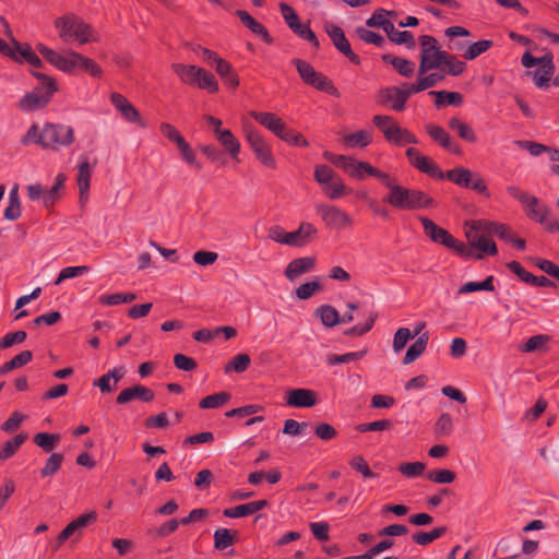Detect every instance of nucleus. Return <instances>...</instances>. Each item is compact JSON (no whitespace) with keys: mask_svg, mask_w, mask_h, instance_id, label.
<instances>
[{"mask_svg":"<svg viewBox=\"0 0 559 559\" xmlns=\"http://www.w3.org/2000/svg\"><path fill=\"white\" fill-rule=\"evenodd\" d=\"M75 141L74 129L66 123L46 122L41 128L33 124L22 138L24 145L37 144L41 148L59 151Z\"/></svg>","mask_w":559,"mask_h":559,"instance_id":"1","label":"nucleus"},{"mask_svg":"<svg viewBox=\"0 0 559 559\" xmlns=\"http://www.w3.org/2000/svg\"><path fill=\"white\" fill-rule=\"evenodd\" d=\"M53 26L60 40L68 45L83 46L100 39L97 31L80 16L69 13L57 17Z\"/></svg>","mask_w":559,"mask_h":559,"instance_id":"2","label":"nucleus"},{"mask_svg":"<svg viewBox=\"0 0 559 559\" xmlns=\"http://www.w3.org/2000/svg\"><path fill=\"white\" fill-rule=\"evenodd\" d=\"M384 201L393 207L401 210L428 209L435 205V201L420 190L407 189L401 185L392 188Z\"/></svg>","mask_w":559,"mask_h":559,"instance_id":"3","label":"nucleus"},{"mask_svg":"<svg viewBox=\"0 0 559 559\" xmlns=\"http://www.w3.org/2000/svg\"><path fill=\"white\" fill-rule=\"evenodd\" d=\"M36 50L55 68L64 72L73 73L81 70L85 56L72 49L63 52L56 51L44 44H37Z\"/></svg>","mask_w":559,"mask_h":559,"instance_id":"4","label":"nucleus"},{"mask_svg":"<svg viewBox=\"0 0 559 559\" xmlns=\"http://www.w3.org/2000/svg\"><path fill=\"white\" fill-rule=\"evenodd\" d=\"M418 41L420 46L419 74L441 69L445 51L440 48L437 39L431 35H421Z\"/></svg>","mask_w":559,"mask_h":559,"instance_id":"5","label":"nucleus"},{"mask_svg":"<svg viewBox=\"0 0 559 559\" xmlns=\"http://www.w3.org/2000/svg\"><path fill=\"white\" fill-rule=\"evenodd\" d=\"M373 124L383 133L384 139L397 146L417 144V138L407 129L402 128L391 116L376 115Z\"/></svg>","mask_w":559,"mask_h":559,"instance_id":"6","label":"nucleus"},{"mask_svg":"<svg viewBox=\"0 0 559 559\" xmlns=\"http://www.w3.org/2000/svg\"><path fill=\"white\" fill-rule=\"evenodd\" d=\"M34 75L41 80L43 91L36 90L26 93L19 102V107L25 112L35 111L44 108L50 100L53 93L57 91L55 81L41 73H34Z\"/></svg>","mask_w":559,"mask_h":559,"instance_id":"7","label":"nucleus"},{"mask_svg":"<svg viewBox=\"0 0 559 559\" xmlns=\"http://www.w3.org/2000/svg\"><path fill=\"white\" fill-rule=\"evenodd\" d=\"M526 216L544 226L548 233L559 231V222L551 215L547 205L540 203L539 199L528 194L522 202Z\"/></svg>","mask_w":559,"mask_h":559,"instance_id":"8","label":"nucleus"},{"mask_svg":"<svg viewBox=\"0 0 559 559\" xmlns=\"http://www.w3.org/2000/svg\"><path fill=\"white\" fill-rule=\"evenodd\" d=\"M415 94L412 90V85L408 82H404L399 86L383 87L378 92L377 102L382 105L390 107L392 110L402 111L405 108L407 99Z\"/></svg>","mask_w":559,"mask_h":559,"instance_id":"9","label":"nucleus"},{"mask_svg":"<svg viewBox=\"0 0 559 559\" xmlns=\"http://www.w3.org/2000/svg\"><path fill=\"white\" fill-rule=\"evenodd\" d=\"M314 209L324 225L330 229L342 230L354 225L353 217L336 205L319 203Z\"/></svg>","mask_w":559,"mask_h":559,"instance_id":"10","label":"nucleus"},{"mask_svg":"<svg viewBox=\"0 0 559 559\" xmlns=\"http://www.w3.org/2000/svg\"><path fill=\"white\" fill-rule=\"evenodd\" d=\"M248 144L253 151L257 159L265 167L275 168L276 160L271 146L265 142L262 134L249 124L243 126Z\"/></svg>","mask_w":559,"mask_h":559,"instance_id":"11","label":"nucleus"},{"mask_svg":"<svg viewBox=\"0 0 559 559\" xmlns=\"http://www.w3.org/2000/svg\"><path fill=\"white\" fill-rule=\"evenodd\" d=\"M424 231L433 242L441 243L449 249H453L461 255H468V249L462 242H459L449 231L436 225L427 217H420Z\"/></svg>","mask_w":559,"mask_h":559,"instance_id":"12","label":"nucleus"},{"mask_svg":"<svg viewBox=\"0 0 559 559\" xmlns=\"http://www.w3.org/2000/svg\"><path fill=\"white\" fill-rule=\"evenodd\" d=\"M465 234L473 248L489 255L497 253L496 243L488 237L490 234L487 233L485 227L476 226V221L467 224Z\"/></svg>","mask_w":559,"mask_h":559,"instance_id":"13","label":"nucleus"},{"mask_svg":"<svg viewBox=\"0 0 559 559\" xmlns=\"http://www.w3.org/2000/svg\"><path fill=\"white\" fill-rule=\"evenodd\" d=\"M110 103L126 122L135 124L141 128L146 127V122L144 121L139 110L131 104V102L128 100L126 96L116 92L111 93Z\"/></svg>","mask_w":559,"mask_h":559,"instance_id":"14","label":"nucleus"},{"mask_svg":"<svg viewBox=\"0 0 559 559\" xmlns=\"http://www.w3.org/2000/svg\"><path fill=\"white\" fill-rule=\"evenodd\" d=\"M406 156L411 165L419 171L435 179H444V173L441 168L430 157L423 155L417 148L408 147L406 150Z\"/></svg>","mask_w":559,"mask_h":559,"instance_id":"15","label":"nucleus"},{"mask_svg":"<svg viewBox=\"0 0 559 559\" xmlns=\"http://www.w3.org/2000/svg\"><path fill=\"white\" fill-rule=\"evenodd\" d=\"M325 31L330 36L331 40L333 41L335 48L341 53L346 56L353 63H360V58L352 50L350 44L348 43L345 33L340 26L332 23H328L325 24Z\"/></svg>","mask_w":559,"mask_h":559,"instance_id":"16","label":"nucleus"},{"mask_svg":"<svg viewBox=\"0 0 559 559\" xmlns=\"http://www.w3.org/2000/svg\"><path fill=\"white\" fill-rule=\"evenodd\" d=\"M96 520L97 513L95 511H90L71 521L58 535V544H63L69 537H71L74 534H78V536L80 537L82 535V530L87 525L96 522Z\"/></svg>","mask_w":559,"mask_h":559,"instance_id":"17","label":"nucleus"},{"mask_svg":"<svg viewBox=\"0 0 559 559\" xmlns=\"http://www.w3.org/2000/svg\"><path fill=\"white\" fill-rule=\"evenodd\" d=\"M285 403L290 407L308 408L317 404V395L309 389H292L285 394Z\"/></svg>","mask_w":559,"mask_h":559,"instance_id":"18","label":"nucleus"},{"mask_svg":"<svg viewBox=\"0 0 559 559\" xmlns=\"http://www.w3.org/2000/svg\"><path fill=\"white\" fill-rule=\"evenodd\" d=\"M250 116L280 139L288 129L285 122L273 112L251 111Z\"/></svg>","mask_w":559,"mask_h":559,"instance_id":"19","label":"nucleus"},{"mask_svg":"<svg viewBox=\"0 0 559 559\" xmlns=\"http://www.w3.org/2000/svg\"><path fill=\"white\" fill-rule=\"evenodd\" d=\"M340 169L346 173L350 178L355 180H365L372 170V165L359 160L353 156L345 155L344 162L342 163Z\"/></svg>","mask_w":559,"mask_h":559,"instance_id":"20","label":"nucleus"},{"mask_svg":"<svg viewBox=\"0 0 559 559\" xmlns=\"http://www.w3.org/2000/svg\"><path fill=\"white\" fill-rule=\"evenodd\" d=\"M155 397L154 392L141 384H135L129 388L123 389L116 399V402L120 405L127 404L133 400H139L141 402H152Z\"/></svg>","mask_w":559,"mask_h":559,"instance_id":"21","label":"nucleus"},{"mask_svg":"<svg viewBox=\"0 0 559 559\" xmlns=\"http://www.w3.org/2000/svg\"><path fill=\"white\" fill-rule=\"evenodd\" d=\"M78 168V187L80 192L81 200L86 201L88 198L91 177H92V168L93 166L90 163V159L86 155H81L79 157V162L76 165Z\"/></svg>","mask_w":559,"mask_h":559,"instance_id":"22","label":"nucleus"},{"mask_svg":"<svg viewBox=\"0 0 559 559\" xmlns=\"http://www.w3.org/2000/svg\"><path fill=\"white\" fill-rule=\"evenodd\" d=\"M316 260L311 257H302L290 261L285 270V276L295 282L299 276L314 269Z\"/></svg>","mask_w":559,"mask_h":559,"instance_id":"23","label":"nucleus"},{"mask_svg":"<svg viewBox=\"0 0 559 559\" xmlns=\"http://www.w3.org/2000/svg\"><path fill=\"white\" fill-rule=\"evenodd\" d=\"M124 374L126 370L122 366L115 367L95 380L93 385L99 388L103 394L109 393L116 388L117 383L124 377Z\"/></svg>","mask_w":559,"mask_h":559,"instance_id":"24","label":"nucleus"},{"mask_svg":"<svg viewBox=\"0 0 559 559\" xmlns=\"http://www.w3.org/2000/svg\"><path fill=\"white\" fill-rule=\"evenodd\" d=\"M236 15L239 17V20L246 27H248L254 35L260 36L264 43H273V38L270 35L267 28L263 24L254 20L247 11L237 10Z\"/></svg>","mask_w":559,"mask_h":559,"instance_id":"25","label":"nucleus"},{"mask_svg":"<svg viewBox=\"0 0 559 559\" xmlns=\"http://www.w3.org/2000/svg\"><path fill=\"white\" fill-rule=\"evenodd\" d=\"M267 506L266 500H255L245 504H239L235 508H228L224 510V515L230 519H238L251 515Z\"/></svg>","mask_w":559,"mask_h":559,"instance_id":"26","label":"nucleus"},{"mask_svg":"<svg viewBox=\"0 0 559 559\" xmlns=\"http://www.w3.org/2000/svg\"><path fill=\"white\" fill-rule=\"evenodd\" d=\"M173 71L177 74L180 81L187 85H197L202 69L192 64L174 63Z\"/></svg>","mask_w":559,"mask_h":559,"instance_id":"27","label":"nucleus"},{"mask_svg":"<svg viewBox=\"0 0 559 559\" xmlns=\"http://www.w3.org/2000/svg\"><path fill=\"white\" fill-rule=\"evenodd\" d=\"M426 130L431 139L438 142L443 148L454 154H459L461 152L460 148L453 143L449 133L442 127L428 124Z\"/></svg>","mask_w":559,"mask_h":559,"instance_id":"28","label":"nucleus"},{"mask_svg":"<svg viewBox=\"0 0 559 559\" xmlns=\"http://www.w3.org/2000/svg\"><path fill=\"white\" fill-rule=\"evenodd\" d=\"M372 142V132L359 130L343 136V143L347 148H364Z\"/></svg>","mask_w":559,"mask_h":559,"instance_id":"29","label":"nucleus"},{"mask_svg":"<svg viewBox=\"0 0 559 559\" xmlns=\"http://www.w3.org/2000/svg\"><path fill=\"white\" fill-rule=\"evenodd\" d=\"M444 78V73H442L440 70L430 73L428 72L423 75L418 73L417 81L415 83H411L412 90L415 92V94L420 93L423 91L436 86Z\"/></svg>","mask_w":559,"mask_h":559,"instance_id":"30","label":"nucleus"},{"mask_svg":"<svg viewBox=\"0 0 559 559\" xmlns=\"http://www.w3.org/2000/svg\"><path fill=\"white\" fill-rule=\"evenodd\" d=\"M476 226L485 227L488 234H493L507 242L513 240V233L508 225L478 219L476 221Z\"/></svg>","mask_w":559,"mask_h":559,"instance_id":"31","label":"nucleus"},{"mask_svg":"<svg viewBox=\"0 0 559 559\" xmlns=\"http://www.w3.org/2000/svg\"><path fill=\"white\" fill-rule=\"evenodd\" d=\"M217 141L224 147V150L231 156V158L238 160V155L240 153V142L237 138L231 133L229 129L219 132L216 135Z\"/></svg>","mask_w":559,"mask_h":559,"instance_id":"32","label":"nucleus"},{"mask_svg":"<svg viewBox=\"0 0 559 559\" xmlns=\"http://www.w3.org/2000/svg\"><path fill=\"white\" fill-rule=\"evenodd\" d=\"M382 59L390 63L404 78H412L415 73V63L408 59L392 55H384Z\"/></svg>","mask_w":559,"mask_h":559,"instance_id":"33","label":"nucleus"},{"mask_svg":"<svg viewBox=\"0 0 559 559\" xmlns=\"http://www.w3.org/2000/svg\"><path fill=\"white\" fill-rule=\"evenodd\" d=\"M392 15H394L393 11L378 9L369 19H367L366 25L369 27H380L385 33L390 31L392 32L393 23L390 20H388V16Z\"/></svg>","mask_w":559,"mask_h":559,"instance_id":"34","label":"nucleus"},{"mask_svg":"<svg viewBox=\"0 0 559 559\" xmlns=\"http://www.w3.org/2000/svg\"><path fill=\"white\" fill-rule=\"evenodd\" d=\"M32 52L33 49L28 44H21L12 37L9 51L7 52L5 57H9L19 63H25L31 57Z\"/></svg>","mask_w":559,"mask_h":559,"instance_id":"35","label":"nucleus"},{"mask_svg":"<svg viewBox=\"0 0 559 559\" xmlns=\"http://www.w3.org/2000/svg\"><path fill=\"white\" fill-rule=\"evenodd\" d=\"M314 316L319 318L322 324L326 328H333L341 322L338 311L330 305H322L318 307Z\"/></svg>","mask_w":559,"mask_h":559,"instance_id":"36","label":"nucleus"},{"mask_svg":"<svg viewBox=\"0 0 559 559\" xmlns=\"http://www.w3.org/2000/svg\"><path fill=\"white\" fill-rule=\"evenodd\" d=\"M321 187L330 200L341 199L350 191L337 175Z\"/></svg>","mask_w":559,"mask_h":559,"instance_id":"37","label":"nucleus"},{"mask_svg":"<svg viewBox=\"0 0 559 559\" xmlns=\"http://www.w3.org/2000/svg\"><path fill=\"white\" fill-rule=\"evenodd\" d=\"M429 341L428 333H423L418 338L407 348L403 362L409 365L415 361L426 349Z\"/></svg>","mask_w":559,"mask_h":559,"instance_id":"38","label":"nucleus"},{"mask_svg":"<svg viewBox=\"0 0 559 559\" xmlns=\"http://www.w3.org/2000/svg\"><path fill=\"white\" fill-rule=\"evenodd\" d=\"M430 95L435 96L437 107L460 106L463 104V96L457 92L432 91Z\"/></svg>","mask_w":559,"mask_h":559,"instance_id":"39","label":"nucleus"},{"mask_svg":"<svg viewBox=\"0 0 559 559\" xmlns=\"http://www.w3.org/2000/svg\"><path fill=\"white\" fill-rule=\"evenodd\" d=\"M449 127L457 133V135L468 142V143H476L477 142V135L474 131V129L468 126L466 122L460 120L459 118H451L449 120Z\"/></svg>","mask_w":559,"mask_h":559,"instance_id":"40","label":"nucleus"},{"mask_svg":"<svg viewBox=\"0 0 559 559\" xmlns=\"http://www.w3.org/2000/svg\"><path fill=\"white\" fill-rule=\"evenodd\" d=\"M472 178L473 173L469 169L463 167H456L444 173V179H448L463 188H469Z\"/></svg>","mask_w":559,"mask_h":559,"instance_id":"41","label":"nucleus"},{"mask_svg":"<svg viewBox=\"0 0 559 559\" xmlns=\"http://www.w3.org/2000/svg\"><path fill=\"white\" fill-rule=\"evenodd\" d=\"M466 64L459 60L455 56L445 51V58L442 60V68L439 69L444 76L447 74L457 76L464 72Z\"/></svg>","mask_w":559,"mask_h":559,"instance_id":"42","label":"nucleus"},{"mask_svg":"<svg viewBox=\"0 0 559 559\" xmlns=\"http://www.w3.org/2000/svg\"><path fill=\"white\" fill-rule=\"evenodd\" d=\"M480 290H486V292L495 290L493 276H488L483 282H467L459 288L457 294L465 295V294L480 292Z\"/></svg>","mask_w":559,"mask_h":559,"instance_id":"43","label":"nucleus"},{"mask_svg":"<svg viewBox=\"0 0 559 559\" xmlns=\"http://www.w3.org/2000/svg\"><path fill=\"white\" fill-rule=\"evenodd\" d=\"M310 86L334 97H340L341 95L338 88L333 84V82L321 72H319L314 80L310 82Z\"/></svg>","mask_w":559,"mask_h":559,"instance_id":"44","label":"nucleus"},{"mask_svg":"<svg viewBox=\"0 0 559 559\" xmlns=\"http://www.w3.org/2000/svg\"><path fill=\"white\" fill-rule=\"evenodd\" d=\"M390 40L396 45H405L408 49H414L416 43L409 31H399L393 25L392 32H386Z\"/></svg>","mask_w":559,"mask_h":559,"instance_id":"45","label":"nucleus"},{"mask_svg":"<svg viewBox=\"0 0 559 559\" xmlns=\"http://www.w3.org/2000/svg\"><path fill=\"white\" fill-rule=\"evenodd\" d=\"M453 418L449 413H442L436 424L435 433L438 437H448L453 432Z\"/></svg>","mask_w":559,"mask_h":559,"instance_id":"46","label":"nucleus"},{"mask_svg":"<svg viewBox=\"0 0 559 559\" xmlns=\"http://www.w3.org/2000/svg\"><path fill=\"white\" fill-rule=\"evenodd\" d=\"M26 436L23 433L16 435L14 438L8 440L0 449V460L11 457L19 448L25 442Z\"/></svg>","mask_w":559,"mask_h":559,"instance_id":"47","label":"nucleus"},{"mask_svg":"<svg viewBox=\"0 0 559 559\" xmlns=\"http://www.w3.org/2000/svg\"><path fill=\"white\" fill-rule=\"evenodd\" d=\"M251 362L250 356L247 354H238L234 356L225 366V372L235 371L241 373L246 371Z\"/></svg>","mask_w":559,"mask_h":559,"instance_id":"48","label":"nucleus"},{"mask_svg":"<svg viewBox=\"0 0 559 559\" xmlns=\"http://www.w3.org/2000/svg\"><path fill=\"white\" fill-rule=\"evenodd\" d=\"M293 63L296 66L301 80L307 85H310V82H312L319 73L309 62L305 60L294 59Z\"/></svg>","mask_w":559,"mask_h":559,"instance_id":"49","label":"nucleus"},{"mask_svg":"<svg viewBox=\"0 0 559 559\" xmlns=\"http://www.w3.org/2000/svg\"><path fill=\"white\" fill-rule=\"evenodd\" d=\"M230 399V395L226 392H221L212 395H207L200 401V407L203 409H214L218 408L223 404L227 403Z\"/></svg>","mask_w":559,"mask_h":559,"instance_id":"50","label":"nucleus"},{"mask_svg":"<svg viewBox=\"0 0 559 559\" xmlns=\"http://www.w3.org/2000/svg\"><path fill=\"white\" fill-rule=\"evenodd\" d=\"M367 348H365L358 352L346 353L343 355L333 354L328 356L326 361L330 366H335L338 364H348L354 360L361 359L367 354Z\"/></svg>","mask_w":559,"mask_h":559,"instance_id":"51","label":"nucleus"},{"mask_svg":"<svg viewBox=\"0 0 559 559\" xmlns=\"http://www.w3.org/2000/svg\"><path fill=\"white\" fill-rule=\"evenodd\" d=\"M492 46V41L483 39L469 45L463 53L466 60H474L481 53L486 52Z\"/></svg>","mask_w":559,"mask_h":559,"instance_id":"52","label":"nucleus"},{"mask_svg":"<svg viewBox=\"0 0 559 559\" xmlns=\"http://www.w3.org/2000/svg\"><path fill=\"white\" fill-rule=\"evenodd\" d=\"M59 440L58 433L39 432L34 437L35 444L45 452H50Z\"/></svg>","mask_w":559,"mask_h":559,"instance_id":"53","label":"nucleus"},{"mask_svg":"<svg viewBox=\"0 0 559 559\" xmlns=\"http://www.w3.org/2000/svg\"><path fill=\"white\" fill-rule=\"evenodd\" d=\"M201 90H206L209 93H216L219 88L218 82L214 74L202 69L201 75L197 82V85Z\"/></svg>","mask_w":559,"mask_h":559,"instance_id":"54","label":"nucleus"},{"mask_svg":"<svg viewBox=\"0 0 559 559\" xmlns=\"http://www.w3.org/2000/svg\"><path fill=\"white\" fill-rule=\"evenodd\" d=\"M63 461V455L60 453H52L47 459L44 467L40 469L41 477H48L59 471Z\"/></svg>","mask_w":559,"mask_h":559,"instance_id":"55","label":"nucleus"},{"mask_svg":"<svg viewBox=\"0 0 559 559\" xmlns=\"http://www.w3.org/2000/svg\"><path fill=\"white\" fill-rule=\"evenodd\" d=\"M90 271L87 265L67 266L62 269L55 281V285H60L63 281L81 276Z\"/></svg>","mask_w":559,"mask_h":559,"instance_id":"56","label":"nucleus"},{"mask_svg":"<svg viewBox=\"0 0 559 559\" xmlns=\"http://www.w3.org/2000/svg\"><path fill=\"white\" fill-rule=\"evenodd\" d=\"M445 533L444 527H437L430 532H419L413 535V540L421 546H426Z\"/></svg>","mask_w":559,"mask_h":559,"instance_id":"57","label":"nucleus"},{"mask_svg":"<svg viewBox=\"0 0 559 559\" xmlns=\"http://www.w3.org/2000/svg\"><path fill=\"white\" fill-rule=\"evenodd\" d=\"M269 238L280 245L290 246L294 243V237L285 231L281 226L275 225L269 228Z\"/></svg>","mask_w":559,"mask_h":559,"instance_id":"58","label":"nucleus"},{"mask_svg":"<svg viewBox=\"0 0 559 559\" xmlns=\"http://www.w3.org/2000/svg\"><path fill=\"white\" fill-rule=\"evenodd\" d=\"M528 75H532L533 81L538 88H547L549 85V81L554 74L552 71L544 69L543 67H539L538 69L534 71L527 72Z\"/></svg>","mask_w":559,"mask_h":559,"instance_id":"59","label":"nucleus"},{"mask_svg":"<svg viewBox=\"0 0 559 559\" xmlns=\"http://www.w3.org/2000/svg\"><path fill=\"white\" fill-rule=\"evenodd\" d=\"M298 37L311 43L314 47H319V40L313 31L307 24H302L300 21L292 28Z\"/></svg>","mask_w":559,"mask_h":559,"instance_id":"60","label":"nucleus"},{"mask_svg":"<svg viewBox=\"0 0 559 559\" xmlns=\"http://www.w3.org/2000/svg\"><path fill=\"white\" fill-rule=\"evenodd\" d=\"M177 147L181 154L182 159L190 166H194L200 169L201 165L197 159L194 151L191 148L190 144L183 139L179 141Z\"/></svg>","mask_w":559,"mask_h":559,"instance_id":"61","label":"nucleus"},{"mask_svg":"<svg viewBox=\"0 0 559 559\" xmlns=\"http://www.w3.org/2000/svg\"><path fill=\"white\" fill-rule=\"evenodd\" d=\"M233 536L228 528H217L214 532V547L217 550H224L233 545Z\"/></svg>","mask_w":559,"mask_h":559,"instance_id":"62","label":"nucleus"},{"mask_svg":"<svg viewBox=\"0 0 559 559\" xmlns=\"http://www.w3.org/2000/svg\"><path fill=\"white\" fill-rule=\"evenodd\" d=\"M357 35L361 40H364L367 44H372L378 47L383 46L384 44V37L373 31H370L366 27L359 26L356 29Z\"/></svg>","mask_w":559,"mask_h":559,"instance_id":"63","label":"nucleus"},{"mask_svg":"<svg viewBox=\"0 0 559 559\" xmlns=\"http://www.w3.org/2000/svg\"><path fill=\"white\" fill-rule=\"evenodd\" d=\"M413 337V334L408 328H399L393 337V350L400 353Z\"/></svg>","mask_w":559,"mask_h":559,"instance_id":"64","label":"nucleus"}]
</instances>
